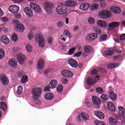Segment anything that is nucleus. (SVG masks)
<instances>
[{
  "instance_id": "nucleus-48",
  "label": "nucleus",
  "mask_w": 125,
  "mask_h": 125,
  "mask_svg": "<svg viewBox=\"0 0 125 125\" xmlns=\"http://www.w3.org/2000/svg\"><path fill=\"white\" fill-rule=\"evenodd\" d=\"M76 51V48L73 47L69 50V51L68 52V55H72L74 54V52Z\"/></svg>"
},
{
  "instance_id": "nucleus-58",
  "label": "nucleus",
  "mask_w": 125,
  "mask_h": 125,
  "mask_svg": "<svg viewBox=\"0 0 125 125\" xmlns=\"http://www.w3.org/2000/svg\"><path fill=\"white\" fill-rule=\"evenodd\" d=\"M94 31H95V32L96 33H97V34H98L99 35H100V34H101V33H102L101 30H100V29H98V28L94 29Z\"/></svg>"
},
{
  "instance_id": "nucleus-52",
  "label": "nucleus",
  "mask_w": 125,
  "mask_h": 125,
  "mask_svg": "<svg viewBox=\"0 0 125 125\" xmlns=\"http://www.w3.org/2000/svg\"><path fill=\"white\" fill-rule=\"evenodd\" d=\"M47 42L49 44H52V42H53V38L52 37H49L47 39Z\"/></svg>"
},
{
  "instance_id": "nucleus-59",
  "label": "nucleus",
  "mask_w": 125,
  "mask_h": 125,
  "mask_svg": "<svg viewBox=\"0 0 125 125\" xmlns=\"http://www.w3.org/2000/svg\"><path fill=\"white\" fill-rule=\"evenodd\" d=\"M84 104H85L86 106H89L90 105L89 101L88 100H85L84 102Z\"/></svg>"
},
{
  "instance_id": "nucleus-13",
  "label": "nucleus",
  "mask_w": 125,
  "mask_h": 125,
  "mask_svg": "<svg viewBox=\"0 0 125 125\" xmlns=\"http://www.w3.org/2000/svg\"><path fill=\"white\" fill-rule=\"evenodd\" d=\"M19 6L16 5H13L9 7V10L12 13H17L19 11Z\"/></svg>"
},
{
  "instance_id": "nucleus-32",
  "label": "nucleus",
  "mask_w": 125,
  "mask_h": 125,
  "mask_svg": "<svg viewBox=\"0 0 125 125\" xmlns=\"http://www.w3.org/2000/svg\"><path fill=\"white\" fill-rule=\"evenodd\" d=\"M118 109L119 111V114L120 116H125V108L122 106H118Z\"/></svg>"
},
{
  "instance_id": "nucleus-39",
  "label": "nucleus",
  "mask_w": 125,
  "mask_h": 125,
  "mask_svg": "<svg viewBox=\"0 0 125 125\" xmlns=\"http://www.w3.org/2000/svg\"><path fill=\"white\" fill-rule=\"evenodd\" d=\"M96 91L97 92V93H99V94H102V93H104V89L103 88L98 87L96 89Z\"/></svg>"
},
{
  "instance_id": "nucleus-18",
  "label": "nucleus",
  "mask_w": 125,
  "mask_h": 125,
  "mask_svg": "<svg viewBox=\"0 0 125 125\" xmlns=\"http://www.w3.org/2000/svg\"><path fill=\"white\" fill-rule=\"evenodd\" d=\"M120 25V23L117 22H113L109 23L108 24V31H112L113 29L114 28H117V27H119V25Z\"/></svg>"
},
{
  "instance_id": "nucleus-5",
  "label": "nucleus",
  "mask_w": 125,
  "mask_h": 125,
  "mask_svg": "<svg viewBox=\"0 0 125 125\" xmlns=\"http://www.w3.org/2000/svg\"><path fill=\"white\" fill-rule=\"evenodd\" d=\"M36 40L37 42H38V44L40 47H41L42 48L44 47V45H45V41H44L42 35H38L36 37Z\"/></svg>"
},
{
  "instance_id": "nucleus-51",
  "label": "nucleus",
  "mask_w": 125,
  "mask_h": 125,
  "mask_svg": "<svg viewBox=\"0 0 125 125\" xmlns=\"http://www.w3.org/2000/svg\"><path fill=\"white\" fill-rule=\"evenodd\" d=\"M17 75L19 78H21V77H23L24 75V71H19L17 73Z\"/></svg>"
},
{
  "instance_id": "nucleus-43",
  "label": "nucleus",
  "mask_w": 125,
  "mask_h": 125,
  "mask_svg": "<svg viewBox=\"0 0 125 125\" xmlns=\"http://www.w3.org/2000/svg\"><path fill=\"white\" fill-rule=\"evenodd\" d=\"M23 92V88L21 86H19L18 87V89L17 91V93L18 94H21Z\"/></svg>"
},
{
  "instance_id": "nucleus-4",
  "label": "nucleus",
  "mask_w": 125,
  "mask_h": 125,
  "mask_svg": "<svg viewBox=\"0 0 125 125\" xmlns=\"http://www.w3.org/2000/svg\"><path fill=\"white\" fill-rule=\"evenodd\" d=\"M99 16L103 19H108L112 16V14L109 10H103L99 12Z\"/></svg>"
},
{
  "instance_id": "nucleus-16",
  "label": "nucleus",
  "mask_w": 125,
  "mask_h": 125,
  "mask_svg": "<svg viewBox=\"0 0 125 125\" xmlns=\"http://www.w3.org/2000/svg\"><path fill=\"white\" fill-rule=\"evenodd\" d=\"M24 11L28 17H33L34 15V13H33V10L31 9L29 7H26L24 9Z\"/></svg>"
},
{
  "instance_id": "nucleus-20",
  "label": "nucleus",
  "mask_w": 125,
  "mask_h": 125,
  "mask_svg": "<svg viewBox=\"0 0 125 125\" xmlns=\"http://www.w3.org/2000/svg\"><path fill=\"white\" fill-rule=\"evenodd\" d=\"M66 4L67 6L69 7H74L77 5V1L74 0H68L66 1Z\"/></svg>"
},
{
  "instance_id": "nucleus-34",
  "label": "nucleus",
  "mask_w": 125,
  "mask_h": 125,
  "mask_svg": "<svg viewBox=\"0 0 125 125\" xmlns=\"http://www.w3.org/2000/svg\"><path fill=\"white\" fill-rule=\"evenodd\" d=\"M104 53L107 56H111V55H113V54H114V49H107L104 52Z\"/></svg>"
},
{
  "instance_id": "nucleus-25",
  "label": "nucleus",
  "mask_w": 125,
  "mask_h": 125,
  "mask_svg": "<svg viewBox=\"0 0 125 125\" xmlns=\"http://www.w3.org/2000/svg\"><path fill=\"white\" fill-rule=\"evenodd\" d=\"M92 100L94 104H95V105H96L97 106L100 105V104H101L100 100L96 96H93L92 97Z\"/></svg>"
},
{
  "instance_id": "nucleus-26",
  "label": "nucleus",
  "mask_w": 125,
  "mask_h": 125,
  "mask_svg": "<svg viewBox=\"0 0 125 125\" xmlns=\"http://www.w3.org/2000/svg\"><path fill=\"white\" fill-rule=\"evenodd\" d=\"M57 83H58V82L56 80H52L50 81L49 85L50 87L52 88V89H53V88L56 87Z\"/></svg>"
},
{
  "instance_id": "nucleus-30",
  "label": "nucleus",
  "mask_w": 125,
  "mask_h": 125,
  "mask_svg": "<svg viewBox=\"0 0 125 125\" xmlns=\"http://www.w3.org/2000/svg\"><path fill=\"white\" fill-rule=\"evenodd\" d=\"M97 25L102 28H105L107 26V23L103 21H97Z\"/></svg>"
},
{
  "instance_id": "nucleus-49",
  "label": "nucleus",
  "mask_w": 125,
  "mask_h": 125,
  "mask_svg": "<svg viewBox=\"0 0 125 125\" xmlns=\"http://www.w3.org/2000/svg\"><path fill=\"white\" fill-rule=\"evenodd\" d=\"M4 50L2 49H0V59H2L4 57Z\"/></svg>"
},
{
  "instance_id": "nucleus-46",
  "label": "nucleus",
  "mask_w": 125,
  "mask_h": 125,
  "mask_svg": "<svg viewBox=\"0 0 125 125\" xmlns=\"http://www.w3.org/2000/svg\"><path fill=\"white\" fill-rule=\"evenodd\" d=\"M107 35H103L100 37V42H105V40L107 39Z\"/></svg>"
},
{
  "instance_id": "nucleus-55",
  "label": "nucleus",
  "mask_w": 125,
  "mask_h": 125,
  "mask_svg": "<svg viewBox=\"0 0 125 125\" xmlns=\"http://www.w3.org/2000/svg\"><path fill=\"white\" fill-rule=\"evenodd\" d=\"M50 89H52L50 86H49V84L48 86H45L44 88V91H50Z\"/></svg>"
},
{
  "instance_id": "nucleus-60",
  "label": "nucleus",
  "mask_w": 125,
  "mask_h": 125,
  "mask_svg": "<svg viewBox=\"0 0 125 125\" xmlns=\"http://www.w3.org/2000/svg\"><path fill=\"white\" fill-rule=\"evenodd\" d=\"M121 41H125V34H123L120 36Z\"/></svg>"
},
{
  "instance_id": "nucleus-62",
  "label": "nucleus",
  "mask_w": 125,
  "mask_h": 125,
  "mask_svg": "<svg viewBox=\"0 0 125 125\" xmlns=\"http://www.w3.org/2000/svg\"><path fill=\"white\" fill-rule=\"evenodd\" d=\"M50 71H51L50 69H47L44 72V75H45V76H46L47 74H48V73H50Z\"/></svg>"
},
{
  "instance_id": "nucleus-17",
  "label": "nucleus",
  "mask_w": 125,
  "mask_h": 125,
  "mask_svg": "<svg viewBox=\"0 0 125 125\" xmlns=\"http://www.w3.org/2000/svg\"><path fill=\"white\" fill-rule=\"evenodd\" d=\"M62 75L66 78H72L73 74L71 71L67 70H62Z\"/></svg>"
},
{
  "instance_id": "nucleus-57",
  "label": "nucleus",
  "mask_w": 125,
  "mask_h": 125,
  "mask_svg": "<svg viewBox=\"0 0 125 125\" xmlns=\"http://www.w3.org/2000/svg\"><path fill=\"white\" fill-rule=\"evenodd\" d=\"M57 26L58 27L61 28L64 26V23L62 21H59L57 23Z\"/></svg>"
},
{
  "instance_id": "nucleus-11",
  "label": "nucleus",
  "mask_w": 125,
  "mask_h": 125,
  "mask_svg": "<svg viewBox=\"0 0 125 125\" xmlns=\"http://www.w3.org/2000/svg\"><path fill=\"white\" fill-rule=\"evenodd\" d=\"M30 7L33 9L35 12H38V13H41V12H42V9H41L40 6L38 5V4H37L36 3H30Z\"/></svg>"
},
{
  "instance_id": "nucleus-38",
  "label": "nucleus",
  "mask_w": 125,
  "mask_h": 125,
  "mask_svg": "<svg viewBox=\"0 0 125 125\" xmlns=\"http://www.w3.org/2000/svg\"><path fill=\"white\" fill-rule=\"evenodd\" d=\"M21 81L22 83H26L28 82V76L23 75V77H21Z\"/></svg>"
},
{
  "instance_id": "nucleus-3",
  "label": "nucleus",
  "mask_w": 125,
  "mask_h": 125,
  "mask_svg": "<svg viewBox=\"0 0 125 125\" xmlns=\"http://www.w3.org/2000/svg\"><path fill=\"white\" fill-rule=\"evenodd\" d=\"M89 120V115L84 112H82L79 116L76 118V121L78 122V123H83V122L88 121Z\"/></svg>"
},
{
  "instance_id": "nucleus-44",
  "label": "nucleus",
  "mask_w": 125,
  "mask_h": 125,
  "mask_svg": "<svg viewBox=\"0 0 125 125\" xmlns=\"http://www.w3.org/2000/svg\"><path fill=\"white\" fill-rule=\"evenodd\" d=\"M63 34L68 37L69 39H71V38H72L71 34L70 33V32H69V31H68V30H65L63 32Z\"/></svg>"
},
{
  "instance_id": "nucleus-47",
  "label": "nucleus",
  "mask_w": 125,
  "mask_h": 125,
  "mask_svg": "<svg viewBox=\"0 0 125 125\" xmlns=\"http://www.w3.org/2000/svg\"><path fill=\"white\" fill-rule=\"evenodd\" d=\"M91 47H90V46H86L84 47V50L85 51V52H87V53H88V52H89L90 51H91Z\"/></svg>"
},
{
  "instance_id": "nucleus-19",
  "label": "nucleus",
  "mask_w": 125,
  "mask_h": 125,
  "mask_svg": "<svg viewBox=\"0 0 125 125\" xmlns=\"http://www.w3.org/2000/svg\"><path fill=\"white\" fill-rule=\"evenodd\" d=\"M8 64L10 67L12 68H16L17 67V61L14 59H11L8 61Z\"/></svg>"
},
{
  "instance_id": "nucleus-1",
  "label": "nucleus",
  "mask_w": 125,
  "mask_h": 125,
  "mask_svg": "<svg viewBox=\"0 0 125 125\" xmlns=\"http://www.w3.org/2000/svg\"><path fill=\"white\" fill-rule=\"evenodd\" d=\"M31 92L33 95V98L36 101H39V98L41 97L42 94V88H34L31 90Z\"/></svg>"
},
{
  "instance_id": "nucleus-27",
  "label": "nucleus",
  "mask_w": 125,
  "mask_h": 125,
  "mask_svg": "<svg viewBox=\"0 0 125 125\" xmlns=\"http://www.w3.org/2000/svg\"><path fill=\"white\" fill-rule=\"evenodd\" d=\"M109 97L110 98L112 99V100H116L117 99V95L115 94L113 91H112V87H109Z\"/></svg>"
},
{
  "instance_id": "nucleus-40",
  "label": "nucleus",
  "mask_w": 125,
  "mask_h": 125,
  "mask_svg": "<svg viewBox=\"0 0 125 125\" xmlns=\"http://www.w3.org/2000/svg\"><path fill=\"white\" fill-rule=\"evenodd\" d=\"M26 49L28 53H31L32 52L33 49H32V46L30 44H27L26 45Z\"/></svg>"
},
{
  "instance_id": "nucleus-14",
  "label": "nucleus",
  "mask_w": 125,
  "mask_h": 125,
  "mask_svg": "<svg viewBox=\"0 0 125 125\" xmlns=\"http://www.w3.org/2000/svg\"><path fill=\"white\" fill-rule=\"evenodd\" d=\"M94 114L100 120H104L105 118V115H104V113L99 110H96L94 111Z\"/></svg>"
},
{
  "instance_id": "nucleus-35",
  "label": "nucleus",
  "mask_w": 125,
  "mask_h": 125,
  "mask_svg": "<svg viewBox=\"0 0 125 125\" xmlns=\"http://www.w3.org/2000/svg\"><path fill=\"white\" fill-rule=\"evenodd\" d=\"M117 67H119V64L115 63H110L107 65V68H108V69H113L117 68Z\"/></svg>"
},
{
  "instance_id": "nucleus-56",
  "label": "nucleus",
  "mask_w": 125,
  "mask_h": 125,
  "mask_svg": "<svg viewBox=\"0 0 125 125\" xmlns=\"http://www.w3.org/2000/svg\"><path fill=\"white\" fill-rule=\"evenodd\" d=\"M28 38L29 41L33 40V38H34V36H33V33H29L28 34Z\"/></svg>"
},
{
  "instance_id": "nucleus-2",
  "label": "nucleus",
  "mask_w": 125,
  "mask_h": 125,
  "mask_svg": "<svg viewBox=\"0 0 125 125\" xmlns=\"http://www.w3.org/2000/svg\"><path fill=\"white\" fill-rule=\"evenodd\" d=\"M56 12L59 15H64L68 12V6L66 5H60L56 8Z\"/></svg>"
},
{
  "instance_id": "nucleus-9",
  "label": "nucleus",
  "mask_w": 125,
  "mask_h": 125,
  "mask_svg": "<svg viewBox=\"0 0 125 125\" xmlns=\"http://www.w3.org/2000/svg\"><path fill=\"white\" fill-rule=\"evenodd\" d=\"M16 57L19 64L21 65L24 64V63H25V60H26V57L24 54L22 53H19L17 55Z\"/></svg>"
},
{
  "instance_id": "nucleus-61",
  "label": "nucleus",
  "mask_w": 125,
  "mask_h": 125,
  "mask_svg": "<svg viewBox=\"0 0 125 125\" xmlns=\"http://www.w3.org/2000/svg\"><path fill=\"white\" fill-rule=\"evenodd\" d=\"M82 54H83L82 52H78L75 54V56H76V57H80V55Z\"/></svg>"
},
{
  "instance_id": "nucleus-6",
  "label": "nucleus",
  "mask_w": 125,
  "mask_h": 125,
  "mask_svg": "<svg viewBox=\"0 0 125 125\" xmlns=\"http://www.w3.org/2000/svg\"><path fill=\"white\" fill-rule=\"evenodd\" d=\"M13 24H17L15 26V30L18 32H23L25 30L24 25L21 23H19V21L17 20H15L13 21Z\"/></svg>"
},
{
  "instance_id": "nucleus-54",
  "label": "nucleus",
  "mask_w": 125,
  "mask_h": 125,
  "mask_svg": "<svg viewBox=\"0 0 125 125\" xmlns=\"http://www.w3.org/2000/svg\"><path fill=\"white\" fill-rule=\"evenodd\" d=\"M100 4L101 6H102V7H104V6H105V5H106V3L105 2V1L102 0L100 1Z\"/></svg>"
},
{
  "instance_id": "nucleus-31",
  "label": "nucleus",
  "mask_w": 125,
  "mask_h": 125,
  "mask_svg": "<svg viewBox=\"0 0 125 125\" xmlns=\"http://www.w3.org/2000/svg\"><path fill=\"white\" fill-rule=\"evenodd\" d=\"M44 98L46 99V100H52V99L54 98V95H53L52 93H48L44 95Z\"/></svg>"
},
{
  "instance_id": "nucleus-23",
  "label": "nucleus",
  "mask_w": 125,
  "mask_h": 125,
  "mask_svg": "<svg viewBox=\"0 0 125 125\" xmlns=\"http://www.w3.org/2000/svg\"><path fill=\"white\" fill-rule=\"evenodd\" d=\"M90 6V4L88 3H84L80 5L79 8L81 10H87L88 8Z\"/></svg>"
},
{
  "instance_id": "nucleus-15",
  "label": "nucleus",
  "mask_w": 125,
  "mask_h": 125,
  "mask_svg": "<svg viewBox=\"0 0 125 125\" xmlns=\"http://www.w3.org/2000/svg\"><path fill=\"white\" fill-rule=\"evenodd\" d=\"M45 65V63L44 62V61L41 59L38 61V62L37 63V69L38 70H42L44 67Z\"/></svg>"
},
{
  "instance_id": "nucleus-7",
  "label": "nucleus",
  "mask_w": 125,
  "mask_h": 125,
  "mask_svg": "<svg viewBox=\"0 0 125 125\" xmlns=\"http://www.w3.org/2000/svg\"><path fill=\"white\" fill-rule=\"evenodd\" d=\"M52 7H53V4L49 2H46L44 4V9L48 14L52 13Z\"/></svg>"
},
{
  "instance_id": "nucleus-64",
  "label": "nucleus",
  "mask_w": 125,
  "mask_h": 125,
  "mask_svg": "<svg viewBox=\"0 0 125 125\" xmlns=\"http://www.w3.org/2000/svg\"><path fill=\"white\" fill-rule=\"evenodd\" d=\"M63 21L65 22V24H69V19L65 18L64 19Z\"/></svg>"
},
{
  "instance_id": "nucleus-8",
  "label": "nucleus",
  "mask_w": 125,
  "mask_h": 125,
  "mask_svg": "<svg viewBox=\"0 0 125 125\" xmlns=\"http://www.w3.org/2000/svg\"><path fill=\"white\" fill-rule=\"evenodd\" d=\"M98 80H99V76H96L95 78L89 77L86 79V83L89 85H94Z\"/></svg>"
},
{
  "instance_id": "nucleus-37",
  "label": "nucleus",
  "mask_w": 125,
  "mask_h": 125,
  "mask_svg": "<svg viewBox=\"0 0 125 125\" xmlns=\"http://www.w3.org/2000/svg\"><path fill=\"white\" fill-rule=\"evenodd\" d=\"M98 8V4L94 3L93 4L90 8V10L91 11H95Z\"/></svg>"
},
{
  "instance_id": "nucleus-41",
  "label": "nucleus",
  "mask_w": 125,
  "mask_h": 125,
  "mask_svg": "<svg viewBox=\"0 0 125 125\" xmlns=\"http://www.w3.org/2000/svg\"><path fill=\"white\" fill-rule=\"evenodd\" d=\"M12 41L14 42L18 41V36L16 34H14L12 36Z\"/></svg>"
},
{
  "instance_id": "nucleus-24",
  "label": "nucleus",
  "mask_w": 125,
  "mask_h": 125,
  "mask_svg": "<svg viewBox=\"0 0 125 125\" xmlns=\"http://www.w3.org/2000/svg\"><path fill=\"white\" fill-rule=\"evenodd\" d=\"M107 107L109 110L111 112H115L116 111V108H115V105L114 104L111 102H108L107 104Z\"/></svg>"
},
{
  "instance_id": "nucleus-10",
  "label": "nucleus",
  "mask_w": 125,
  "mask_h": 125,
  "mask_svg": "<svg viewBox=\"0 0 125 125\" xmlns=\"http://www.w3.org/2000/svg\"><path fill=\"white\" fill-rule=\"evenodd\" d=\"M98 37V35L96 33H92L87 35L85 37V40L87 42H92L95 40H96Z\"/></svg>"
},
{
  "instance_id": "nucleus-53",
  "label": "nucleus",
  "mask_w": 125,
  "mask_h": 125,
  "mask_svg": "<svg viewBox=\"0 0 125 125\" xmlns=\"http://www.w3.org/2000/svg\"><path fill=\"white\" fill-rule=\"evenodd\" d=\"M61 81L63 84H67L68 83V80L66 78H62Z\"/></svg>"
},
{
  "instance_id": "nucleus-42",
  "label": "nucleus",
  "mask_w": 125,
  "mask_h": 125,
  "mask_svg": "<svg viewBox=\"0 0 125 125\" xmlns=\"http://www.w3.org/2000/svg\"><path fill=\"white\" fill-rule=\"evenodd\" d=\"M88 22L89 24H92L95 23V20L92 17H89L88 18Z\"/></svg>"
},
{
  "instance_id": "nucleus-36",
  "label": "nucleus",
  "mask_w": 125,
  "mask_h": 125,
  "mask_svg": "<svg viewBox=\"0 0 125 125\" xmlns=\"http://www.w3.org/2000/svg\"><path fill=\"white\" fill-rule=\"evenodd\" d=\"M0 108L2 109L3 111H6L7 110V105L3 102L0 103Z\"/></svg>"
},
{
  "instance_id": "nucleus-12",
  "label": "nucleus",
  "mask_w": 125,
  "mask_h": 125,
  "mask_svg": "<svg viewBox=\"0 0 125 125\" xmlns=\"http://www.w3.org/2000/svg\"><path fill=\"white\" fill-rule=\"evenodd\" d=\"M0 81L4 85H7V84L9 83V81H8V79L7 77H6V76L4 74H1L0 76Z\"/></svg>"
},
{
  "instance_id": "nucleus-45",
  "label": "nucleus",
  "mask_w": 125,
  "mask_h": 125,
  "mask_svg": "<svg viewBox=\"0 0 125 125\" xmlns=\"http://www.w3.org/2000/svg\"><path fill=\"white\" fill-rule=\"evenodd\" d=\"M95 125H105V123L102 121H99L98 120H95L94 121Z\"/></svg>"
},
{
  "instance_id": "nucleus-28",
  "label": "nucleus",
  "mask_w": 125,
  "mask_h": 125,
  "mask_svg": "<svg viewBox=\"0 0 125 125\" xmlns=\"http://www.w3.org/2000/svg\"><path fill=\"white\" fill-rule=\"evenodd\" d=\"M109 123L111 125H118V121H117V119L113 117H110L109 118Z\"/></svg>"
},
{
  "instance_id": "nucleus-33",
  "label": "nucleus",
  "mask_w": 125,
  "mask_h": 125,
  "mask_svg": "<svg viewBox=\"0 0 125 125\" xmlns=\"http://www.w3.org/2000/svg\"><path fill=\"white\" fill-rule=\"evenodd\" d=\"M111 11L113 13H120L121 12V9L117 6H113L111 8Z\"/></svg>"
},
{
  "instance_id": "nucleus-21",
  "label": "nucleus",
  "mask_w": 125,
  "mask_h": 125,
  "mask_svg": "<svg viewBox=\"0 0 125 125\" xmlns=\"http://www.w3.org/2000/svg\"><path fill=\"white\" fill-rule=\"evenodd\" d=\"M68 63L73 68H77L78 67V62L73 59H70L68 61Z\"/></svg>"
},
{
  "instance_id": "nucleus-63",
  "label": "nucleus",
  "mask_w": 125,
  "mask_h": 125,
  "mask_svg": "<svg viewBox=\"0 0 125 125\" xmlns=\"http://www.w3.org/2000/svg\"><path fill=\"white\" fill-rule=\"evenodd\" d=\"M91 75H96L98 74V71L97 70H94L91 72Z\"/></svg>"
},
{
  "instance_id": "nucleus-29",
  "label": "nucleus",
  "mask_w": 125,
  "mask_h": 125,
  "mask_svg": "<svg viewBox=\"0 0 125 125\" xmlns=\"http://www.w3.org/2000/svg\"><path fill=\"white\" fill-rule=\"evenodd\" d=\"M1 42L4 43V44H8L9 43V39L7 37L3 36L1 37Z\"/></svg>"
},
{
  "instance_id": "nucleus-22",
  "label": "nucleus",
  "mask_w": 125,
  "mask_h": 125,
  "mask_svg": "<svg viewBox=\"0 0 125 125\" xmlns=\"http://www.w3.org/2000/svg\"><path fill=\"white\" fill-rule=\"evenodd\" d=\"M100 98L103 103H106L109 100V96L105 94H102L100 96Z\"/></svg>"
},
{
  "instance_id": "nucleus-50",
  "label": "nucleus",
  "mask_w": 125,
  "mask_h": 125,
  "mask_svg": "<svg viewBox=\"0 0 125 125\" xmlns=\"http://www.w3.org/2000/svg\"><path fill=\"white\" fill-rule=\"evenodd\" d=\"M63 90V86L62 85H59L57 87L58 92H61Z\"/></svg>"
}]
</instances>
